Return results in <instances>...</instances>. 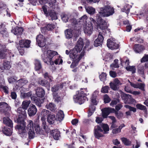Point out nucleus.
<instances>
[{
	"label": "nucleus",
	"mask_w": 148,
	"mask_h": 148,
	"mask_svg": "<svg viewBox=\"0 0 148 148\" xmlns=\"http://www.w3.org/2000/svg\"><path fill=\"white\" fill-rule=\"evenodd\" d=\"M42 50L45 52L47 51L46 54L44 53L42 55V58L45 63L51 65H53L54 63L56 64H62V60L60 57L56 59L54 62L53 61V56L58 54L56 51L49 50L47 51L44 48H42Z\"/></svg>",
	"instance_id": "f257e3e1"
},
{
	"label": "nucleus",
	"mask_w": 148,
	"mask_h": 148,
	"mask_svg": "<svg viewBox=\"0 0 148 148\" xmlns=\"http://www.w3.org/2000/svg\"><path fill=\"white\" fill-rule=\"evenodd\" d=\"M100 11L97 14L98 17H108L114 13V9L110 5L105 6L99 8Z\"/></svg>",
	"instance_id": "f03ea898"
},
{
	"label": "nucleus",
	"mask_w": 148,
	"mask_h": 148,
	"mask_svg": "<svg viewBox=\"0 0 148 148\" xmlns=\"http://www.w3.org/2000/svg\"><path fill=\"white\" fill-rule=\"evenodd\" d=\"M17 121L19 124L16 125L15 128L18 130L20 136L23 137L27 134V131L25 129V123L23 119L19 118L17 119Z\"/></svg>",
	"instance_id": "7ed1b4c3"
},
{
	"label": "nucleus",
	"mask_w": 148,
	"mask_h": 148,
	"mask_svg": "<svg viewBox=\"0 0 148 148\" xmlns=\"http://www.w3.org/2000/svg\"><path fill=\"white\" fill-rule=\"evenodd\" d=\"M80 52L77 49L75 48V47L73 49L69 51L70 57L73 59V62L71 65V68H73L78 64V63H76L77 60V57L78 56L77 53Z\"/></svg>",
	"instance_id": "20e7f679"
},
{
	"label": "nucleus",
	"mask_w": 148,
	"mask_h": 148,
	"mask_svg": "<svg viewBox=\"0 0 148 148\" xmlns=\"http://www.w3.org/2000/svg\"><path fill=\"white\" fill-rule=\"evenodd\" d=\"M85 95L83 91H79L78 94L73 97L74 101L75 102L82 104L84 102L86 98Z\"/></svg>",
	"instance_id": "39448f33"
},
{
	"label": "nucleus",
	"mask_w": 148,
	"mask_h": 148,
	"mask_svg": "<svg viewBox=\"0 0 148 148\" xmlns=\"http://www.w3.org/2000/svg\"><path fill=\"white\" fill-rule=\"evenodd\" d=\"M107 45L108 47L112 50L117 49L119 47V45L117 43L116 40L113 38L109 39L107 40Z\"/></svg>",
	"instance_id": "423d86ee"
},
{
	"label": "nucleus",
	"mask_w": 148,
	"mask_h": 148,
	"mask_svg": "<svg viewBox=\"0 0 148 148\" xmlns=\"http://www.w3.org/2000/svg\"><path fill=\"white\" fill-rule=\"evenodd\" d=\"M42 9L46 16H50L52 20L57 19L56 13L54 10H49L47 12L46 8L44 6L42 7Z\"/></svg>",
	"instance_id": "0eeeda50"
},
{
	"label": "nucleus",
	"mask_w": 148,
	"mask_h": 148,
	"mask_svg": "<svg viewBox=\"0 0 148 148\" xmlns=\"http://www.w3.org/2000/svg\"><path fill=\"white\" fill-rule=\"evenodd\" d=\"M102 17H98L97 16V14L96 19L98 23L97 27H99V28L102 30H103L106 29L107 26L106 22L101 18Z\"/></svg>",
	"instance_id": "6e6552de"
},
{
	"label": "nucleus",
	"mask_w": 148,
	"mask_h": 148,
	"mask_svg": "<svg viewBox=\"0 0 148 148\" xmlns=\"http://www.w3.org/2000/svg\"><path fill=\"white\" fill-rule=\"evenodd\" d=\"M122 83L117 78H115L114 80V82H110V86L111 88L114 90H118L119 89V86L122 84Z\"/></svg>",
	"instance_id": "1a4fd4ad"
},
{
	"label": "nucleus",
	"mask_w": 148,
	"mask_h": 148,
	"mask_svg": "<svg viewBox=\"0 0 148 148\" xmlns=\"http://www.w3.org/2000/svg\"><path fill=\"white\" fill-rule=\"evenodd\" d=\"M121 97L122 99L124 100L125 103L130 104L134 102L135 101L130 95L122 94L121 95Z\"/></svg>",
	"instance_id": "9d476101"
},
{
	"label": "nucleus",
	"mask_w": 148,
	"mask_h": 148,
	"mask_svg": "<svg viewBox=\"0 0 148 148\" xmlns=\"http://www.w3.org/2000/svg\"><path fill=\"white\" fill-rule=\"evenodd\" d=\"M84 30V33L89 35L91 34L93 31V27L92 24L90 23H88L84 25L83 26Z\"/></svg>",
	"instance_id": "9b49d317"
},
{
	"label": "nucleus",
	"mask_w": 148,
	"mask_h": 148,
	"mask_svg": "<svg viewBox=\"0 0 148 148\" xmlns=\"http://www.w3.org/2000/svg\"><path fill=\"white\" fill-rule=\"evenodd\" d=\"M101 132L103 133V130L101 127L98 125L95 126L94 128V134L95 137L98 139L100 137H103V134Z\"/></svg>",
	"instance_id": "f8f14e48"
},
{
	"label": "nucleus",
	"mask_w": 148,
	"mask_h": 148,
	"mask_svg": "<svg viewBox=\"0 0 148 148\" xmlns=\"http://www.w3.org/2000/svg\"><path fill=\"white\" fill-rule=\"evenodd\" d=\"M102 116L103 118H106L110 113H114V109L110 107L106 108L102 110Z\"/></svg>",
	"instance_id": "ddd939ff"
},
{
	"label": "nucleus",
	"mask_w": 148,
	"mask_h": 148,
	"mask_svg": "<svg viewBox=\"0 0 148 148\" xmlns=\"http://www.w3.org/2000/svg\"><path fill=\"white\" fill-rule=\"evenodd\" d=\"M36 41L38 45L41 47H43L45 45V39L43 36L39 34L36 38Z\"/></svg>",
	"instance_id": "4468645a"
},
{
	"label": "nucleus",
	"mask_w": 148,
	"mask_h": 148,
	"mask_svg": "<svg viewBox=\"0 0 148 148\" xmlns=\"http://www.w3.org/2000/svg\"><path fill=\"white\" fill-rule=\"evenodd\" d=\"M103 37L102 35V33L99 32L98 35V37L95 41L94 45L95 47L99 46L102 44L103 40Z\"/></svg>",
	"instance_id": "2eb2a0df"
},
{
	"label": "nucleus",
	"mask_w": 148,
	"mask_h": 148,
	"mask_svg": "<svg viewBox=\"0 0 148 148\" xmlns=\"http://www.w3.org/2000/svg\"><path fill=\"white\" fill-rule=\"evenodd\" d=\"M37 109L36 106L33 104L30 105L28 110V114L30 116L34 115L37 112Z\"/></svg>",
	"instance_id": "dca6fc26"
},
{
	"label": "nucleus",
	"mask_w": 148,
	"mask_h": 148,
	"mask_svg": "<svg viewBox=\"0 0 148 148\" xmlns=\"http://www.w3.org/2000/svg\"><path fill=\"white\" fill-rule=\"evenodd\" d=\"M10 110V107L6 103L4 102L0 103V111L1 112L5 113Z\"/></svg>",
	"instance_id": "f3484780"
},
{
	"label": "nucleus",
	"mask_w": 148,
	"mask_h": 148,
	"mask_svg": "<svg viewBox=\"0 0 148 148\" xmlns=\"http://www.w3.org/2000/svg\"><path fill=\"white\" fill-rule=\"evenodd\" d=\"M8 9L5 4L3 3H0V15L2 16H4L5 14H8Z\"/></svg>",
	"instance_id": "a211bd4d"
},
{
	"label": "nucleus",
	"mask_w": 148,
	"mask_h": 148,
	"mask_svg": "<svg viewBox=\"0 0 148 148\" xmlns=\"http://www.w3.org/2000/svg\"><path fill=\"white\" fill-rule=\"evenodd\" d=\"M84 46L83 40L82 38H79L78 40L75 48L77 49L79 51H80L82 49Z\"/></svg>",
	"instance_id": "6ab92c4d"
},
{
	"label": "nucleus",
	"mask_w": 148,
	"mask_h": 148,
	"mask_svg": "<svg viewBox=\"0 0 148 148\" xmlns=\"http://www.w3.org/2000/svg\"><path fill=\"white\" fill-rule=\"evenodd\" d=\"M5 47L4 46L3 48L4 49L3 50H0V59H4L6 58V56L8 53H11L9 50L4 49Z\"/></svg>",
	"instance_id": "aec40b11"
},
{
	"label": "nucleus",
	"mask_w": 148,
	"mask_h": 148,
	"mask_svg": "<svg viewBox=\"0 0 148 148\" xmlns=\"http://www.w3.org/2000/svg\"><path fill=\"white\" fill-rule=\"evenodd\" d=\"M31 42L29 40H21L19 41V45L22 47L28 48L29 47Z\"/></svg>",
	"instance_id": "412c9836"
},
{
	"label": "nucleus",
	"mask_w": 148,
	"mask_h": 148,
	"mask_svg": "<svg viewBox=\"0 0 148 148\" xmlns=\"http://www.w3.org/2000/svg\"><path fill=\"white\" fill-rule=\"evenodd\" d=\"M23 30L22 27H16L14 28L12 30V32L16 35H20L21 34Z\"/></svg>",
	"instance_id": "4be33fe9"
},
{
	"label": "nucleus",
	"mask_w": 148,
	"mask_h": 148,
	"mask_svg": "<svg viewBox=\"0 0 148 148\" xmlns=\"http://www.w3.org/2000/svg\"><path fill=\"white\" fill-rule=\"evenodd\" d=\"M144 49V46L136 44L134 46V50L137 53H140Z\"/></svg>",
	"instance_id": "5701e85b"
},
{
	"label": "nucleus",
	"mask_w": 148,
	"mask_h": 148,
	"mask_svg": "<svg viewBox=\"0 0 148 148\" xmlns=\"http://www.w3.org/2000/svg\"><path fill=\"white\" fill-rule=\"evenodd\" d=\"M36 94L38 97H42L45 95V91L42 88H38L36 90Z\"/></svg>",
	"instance_id": "b1692460"
},
{
	"label": "nucleus",
	"mask_w": 148,
	"mask_h": 148,
	"mask_svg": "<svg viewBox=\"0 0 148 148\" xmlns=\"http://www.w3.org/2000/svg\"><path fill=\"white\" fill-rule=\"evenodd\" d=\"M65 36L68 39L71 38L73 36L72 30L71 29H68L65 31Z\"/></svg>",
	"instance_id": "393cba45"
},
{
	"label": "nucleus",
	"mask_w": 148,
	"mask_h": 148,
	"mask_svg": "<svg viewBox=\"0 0 148 148\" xmlns=\"http://www.w3.org/2000/svg\"><path fill=\"white\" fill-rule=\"evenodd\" d=\"M3 121L4 124L11 127H13L12 122L8 117H4Z\"/></svg>",
	"instance_id": "a878e982"
},
{
	"label": "nucleus",
	"mask_w": 148,
	"mask_h": 148,
	"mask_svg": "<svg viewBox=\"0 0 148 148\" xmlns=\"http://www.w3.org/2000/svg\"><path fill=\"white\" fill-rule=\"evenodd\" d=\"M55 120V116L54 114H50L48 115L47 121L49 124H53L54 123Z\"/></svg>",
	"instance_id": "bb28decb"
},
{
	"label": "nucleus",
	"mask_w": 148,
	"mask_h": 148,
	"mask_svg": "<svg viewBox=\"0 0 148 148\" xmlns=\"http://www.w3.org/2000/svg\"><path fill=\"white\" fill-rule=\"evenodd\" d=\"M64 115L63 111L59 110L56 115V119L59 121L62 120L64 118Z\"/></svg>",
	"instance_id": "cd10ccee"
},
{
	"label": "nucleus",
	"mask_w": 148,
	"mask_h": 148,
	"mask_svg": "<svg viewBox=\"0 0 148 148\" xmlns=\"http://www.w3.org/2000/svg\"><path fill=\"white\" fill-rule=\"evenodd\" d=\"M2 131L3 134L6 136H10L12 133V129L6 127L3 128Z\"/></svg>",
	"instance_id": "c85d7f7f"
},
{
	"label": "nucleus",
	"mask_w": 148,
	"mask_h": 148,
	"mask_svg": "<svg viewBox=\"0 0 148 148\" xmlns=\"http://www.w3.org/2000/svg\"><path fill=\"white\" fill-rule=\"evenodd\" d=\"M50 112L45 109L43 110L41 112V120H45V117L47 115H49Z\"/></svg>",
	"instance_id": "c756f323"
},
{
	"label": "nucleus",
	"mask_w": 148,
	"mask_h": 148,
	"mask_svg": "<svg viewBox=\"0 0 148 148\" xmlns=\"http://www.w3.org/2000/svg\"><path fill=\"white\" fill-rule=\"evenodd\" d=\"M34 127L35 130L37 134H42L43 133V131L41 130L39 126V125L38 123L34 124Z\"/></svg>",
	"instance_id": "7c9ffc66"
},
{
	"label": "nucleus",
	"mask_w": 148,
	"mask_h": 148,
	"mask_svg": "<svg viewBox=\"0 0 148 148\" xmlns=\"http://www.w3.org/2000/svg\"><path fill=\"white\" fill-rule=\"evenodd\" d=\"M38 83L42 86L46 87H49L50 86V84L47 81L42 79L41 78L39 79Z\"/></svg>",
	"instance_id": "2f4dec72"
},
{
	"label": "nucleus",
	"mask_w": 148,
	"mask_h": 148,
	"mask_svg": "<svg viewBox=\"0 0 148 148\" xmlns=\"http://www.w3.org/2000/svg\"><path fill=\"white\" fill-rule=\"evenodd\" d=\"M53 134V136L54 138L56 140L58 139L59 137L60 136L59 132L56 130H53L51 132Z\"/></svg>",
	"instance_id": "473e14b6"
},
{
	"label": "nucleus",
	"mask_w": 148,
	"mask_h": 148,
	"mask_svg": "<svg viewBox=\"0 0 148 148\" xmlns=\"http://www.w3.org/2000/svg\"><path fill=\"white\" fill-rule=\"evenodd\" d=\"M85 8L87 12L90 15H93L95 13V9L92 7H86Z\"/></svg>",
	"instance_id": "72a5a7b5"
},
{
	"label": "nucleus",
	"mask_w": 148,
	"mask_h": 148,
	"mask_svg": "<svg viewBox=\"0 0 148 148\" xmlns=\"http://www.w3.org/2000/svg\"><path fill=\"white\" fill-rule=\"evenodd\" d=\"M3 67H1L0 66V68L2 70L3 69H9L11 67V65L10 64V62L8 61H4L3 64Z\"/></svg>",
	"instance_id": "f704fd0d"
},
{
	"label": "nucleus",
	"mask_w": 148,
	"mask_h": 148,
	"mask_svg": "<svg viewBox=\"0 0 148 148\" xmlns=\"http://www.w3.org/2000/svg\"><path fill=\"white\" fill-rule=\"evenodd\" d=\"M101 127L103 129V134H106L108 133L109 128L108 125L107 124H101Z\"/></svg>",
	"instance_id": "c9c22d12"
},
{
	"label": "nucleus",
	"mask_w": 148,
	"mask_h": 148,
	"mask_svg": "<svg viewBox=\"0 0 148 148\" xmlns=\"http://www.w3.org/2000/svg\"><path fill=\"white\" fill-rule=\"evenodd\" d=\"M35 69L36 71H38L42 68V65L40 62L38 60H35Z\"/></svg>",
	"instance_id": "e433bc0d"
},
{
	"label": "nucleus",
	"mask_w": 148,
	"mask_h": 148,
	"mask_svg": "<svg viewBox=\"0 0 148 148\" xmlns=\"http://www.w3.org/2000/svg\"><path fill=\"white\" fill-rule=\"evenodd\" d=\"M30 103L31 101H23V102L21 105L22 108L25 110H27Z\"/></svg>",
	"instance_id": "4c0bfd02"
},
{
	"label": "nucleus",
	"mask_w": 148,
	"mask_h": 148,
	"mask_svg": "<svg viewBox=\"0 0 148 148\" xmlns=\"http://www.w3.org/2000/svg\"><path fill=\"white\" fill-rule=\"evenodd\" d=\"M55 28V25L52 24H48L45 27L43 28L42 29H46L48 30H52Z\"/></svg>",
	"instance_id": "58836bf2"
},
{
	"label": "nucleus",
	"mask_w": 148,
	"mask_h": 148,
	"mask_svg": "<svg viewBox=\"0 0 148 148\" xmlns=\"http://www.w3.org/2000/svg\"><path fill=\"white\" fill-rule=\"evenodd\" d=\"M43 76L44 78L46 79H48L49 80V82L53 81V78L47 72H46L43 74Z\"/></svg>",
	"instance_id": "ea45409f"
},
{
	"label": "nucleus",
	"mask_w": 148,
	"mask_h": 148,
	"mask_svg": "<svg viewBox=\"0 0 148 148\" xmlns=\"http://www.w3.org/2000/svg\"><path fill=\"white\" fill-rule=\"evenodd\" d=\"M46 107L47 109H49L51 111H53L56 109L55 106L54 104L51 103L48 104H47Z\"/></svg>",
	"instance_id": "a19ab883"
},
{
	"label": "nucleus",
	"mask_w": 148,
	"mask_h": 148,
	"mask_svg": "<svg viewBox=\"0 0 148 148\" xmlns=\"http://www.w3.org/2000/svg\"><path fill=\"white\" fill-rule=\"evenodd\" d=\"M95 93V92L94 93ZM91 102L92 104L95 105H96L97 103V96L94 94L91 98Z\"/></svg>",
	"instance_id": "79ce46f5"
},
{
	"label": "nucleus",
	"mask_w": 148,
	"mask_h": 148,
	"mask_svg": "<svg viewBox=\"0 0 148 148\" xmlns=\"http://www.w3.org/2000/svg\"><path fill=\"white\" fill-rule=\"evenodd\" d=\"M125 69L128 71H131L132 73H135L136 71V69L134 66H126Z\"/></svg>",
	"instance_id": "37998d69"
},
{
	"label": "nucleus",
	"mask_w": 148,
	"mask_h": 148,
	"mask_svg": "<svg viewBox=\"0 0 148 148\" xmlns=\"http://www.w3.org/2000/svg\"><path fill=\"white\" fill-rule=\"evenodd\" d=\"M120 61L121 62V64L122 66H123V64L124 63H125V65L126 66H129V60L128 59H127L125 60V58L122 59H120Z\"/></svg>",
	"instance_id": "c03bdc74"
},
{
	"label": "nucleus",
	"mask_w": 148,
	"mask_h": 148,
	"mask_svg": "<svg viewBox=\"0 0 148 148\" xmlns=\"http://www.w3.org/2000/svg\"><path fill=\"white\" fill-rule=\"evenodd\" d=\"M121 140L123 143L125 145H130L131 143V141L125 138H121Z\"/></svg>",
	"instance_id": "a18cd8bd"
},
{
	"label": "nucleus",
	"mask_w": 148,
	"mask_h": 148,
	"mask_svg": "<svg viewBox=\"0 0 148 148\" xmlns=\"http://www.w3.org/2000/svg\"><path fill=\"white\" fill-rule=\"evenodd\" d=\"M145 68L144 66H142L138 67V72L139 74L142 75H144Z\"/></svg>",
	"instance_id": "49530a36"
},
{
	"label": "nucleus",
	"mask_w": 148,
	"mask_h": 148,
	"mask_svg": "<svg viewBox=\"0 0 148 148\" xmlns=\"http://www.w3.org/2000/svg\"><path fill=\"white\" fill-rule=\"evenodd\" d=\"M27 128L30 130H34L33 123L32 121L29 120L28 121Z\"/></svg>",
	"instance_id": "de8ad7c7"
},
{
	"label": "nucleus",
	"mask_w": 148,
	"mask_h": 148,
	"mask_svg": "<svg viewBox=\"0 0 148 148\" xmlns=\"http://www.w3.org/2000/svg\"><path fill=\"white\" fill-rule=\"evenodd\" d=\"M130 5L128 4H126L122 9L123 12H125L128 14L130 11Z\"/></svg>",
	"instance_id": "09e8293b"
},
{
	"label": "nucleus",
	"mask_w": 148,
	"mask_h": 148,
	"mask_svg": "<svg viewBox=\"0 0 148 148\" xmlns=\"http://www.w3.org/2000/svg\"><path fill=\"white\" fill-rule=\"evenodd\" d=\"M19 84L21 86H23L27 84L28 81L25 78L21 79L18 80Z\"/></svg>",
	"instance_id": "8fccbe9b"
},
{
	"label": "nucleus",
	"mask_w": 148,
	"mask_h": 148,
	"mask_svg": "<svg viewBox=\"0 0 148 148\" xmlns=\"http://www.w3.org/2000/svg\"><path fill=\"white\" fill-rule=\"evenodd\" d=\"M56 0H51L49 3V4L50 8H52V9H55L56 7Z\"/></svg>",
	"instance_id": "3c124183"
},
{
	"label": "nucleus",
	"mask_w": 148,
	"mask_h": 148,
	"mask_svg": "<svg viewBox=\"0 0 148 148\" xmlns=\"http://www.w3.org/2000/svg\"><path fill=\"white\" fill-rule=\"evenodd\" d=\"M17 112L20 114L23 115H25L26 113L25 110L23 108L19 107L18 108Z\"/></svg>",
	"instance_id": "603ef678"
},
{
	"label": "nucleus",
	"mask_w": 148,
	"mask_h": 148,
	"mask_svg": "<svg viewBox=\"0 0 148 148\" xmlns=\"http://www.w3.org/2000/svg\"><path fill=\"white\" fill-rule=\"evenodd\" d=\"M114 113H115V115L117 118L119 119L123 117V113L121 112H118V111L115 110L114 109Z\"/></svg>",
	"instance_id": "864d4df0"
},
{
	"label": "nucleus",
	"mask_w": 148,
	"mask_h": 148,
	"mask_svg": "<svg viewBox=\"0 0 148 148\" xmlns=\"http://www.w3.org/2000/svg\"><path fill=\"white\" fill-rule=\"evenodd\" d=\"M136 107L138 109L145 110V111H147V109L146 107L143 105L140 104H138L136 105Z\"/></svg>",
	"instance_id": "5fc2aeb1"
},
{
	"label": "nucleus",
	"mask_w": 148,
	"mask_h": 148,
	"mask_svg": "<svg viewBox=\"0 0 148 148\" xmlns=\"http://www.w3.org/2000/svg\"><path fill=\"white\" fill-rule=\"evenodd\" d=\"M118 60H114V63L111 64L110 66L115 68H119V66L118 64Z\"/></svg>",
	"instance_id": "6e6d98bb"
},
{
	"label": "nucleus",
	"mask_w": 148,
	"mask_h": 148,
	"mask_svg": "<svg viewBox=\"0 0 148 148\" xmlns=\"http://www.w3.org/2000/svg\"><path fill=\"white\" fill-rule=\"evenodd\" d=\"M85 53V51L83 50L82 51V52H81V53L80 54V55L78 54V56L77 57V62H76V63H78V62H79V60L82 58L84 56Z\"/></svg>",
	"instance_id": "4d7b16f0"
},
{
	"label": "nucleus",
	"mask_w": 148,
	"mask_h": 148,
	"mask_svg": "<svg viewBox=\"0 0 148 148\" xmlns=\"http://www.w3.org/2000/svg\"><path fill=\"white\" fill-rule=\"evenodd\" d=\"M109 88L108 86H105L103 87L101 89V92L104 93H108Z\"/></svg>",
	"instance_id": "13d9d810"
},
{
	"label": "nucleus",
	"mask_w": 148,
	"mask_h": 148,
	"mask_svg": "<svg viewBox=\"0 0 148 148\" xmlns=\"http://www.w3.org/2000/svg\"><path fill=\"white\" fill-rule=\"evenodd\" d=\"M145 85L144 83H137V88H139L143 91H144Z\"/></svg>",
	"instance_id": "bf43d9fd"
},
{
	"label": "nucleus",
	"mask_w": 148,
	"mask_h": 148,
	"mask_svg": "<svg viewBox=\"0 0 148 148\" xmlns=\"http://www.w3.org/2000/svg\"><path fill=\"white\" fill-rule=\"evenodd\" d=\"M31 99L32 100L34 101V103L37 105L39 107H40L41 106V103L40 101L38 100V99H35V97L34 96H33V97H31Z\"/></svg>",
	"instance_id": "052dcab7"
},
{
	"label": "nucleus",
	"mask_w": 148,
	"mask_h": 148,
	"mask_svg": "<svg viewBox=\"0 0 148 148\" xmlns=\"http://www.w3.org/2000/svg\"><path fill=\"white\" fill-rule=\"evenodd\" d=\"M4 26L3 24L2 23H0V29H1L0 32L2 34H5L6 32V31L5 30V29H4V30H2V29H4Z\"/></svg>",
	"instance_id": "680f3d73"
},
{
	"label": "nucleus",
	"mask_w": 148,
	"mask_h": 148,
	"mask_svg": "<svg viewBox=\"0 0 148 148\" xmlns=\"http://www.w3.org/2000/svg\"><path fill=\"white\" fill-rule=\"evenodd\" d=\"M106 73H102L99 76V78L101 81H103L106 79Z\"/></svg>",
	"instance_id": "e2e57ef3"
},
{
	"label": "nucleus",
	"mask_w": 148,
	"mask_h": 148,
	"mask_svg": "<svg viewBox=\"0 0 148 148\" xmlns=\"http://www.w3.org/2000/svg\"><path fill=\"white\" fill-rule=\"evenodd\" d=\"M54 97L55 98V101L57 102V103L61 101L62 100V98L60 96H58L56 94L54 95Z\"/></svg>",
	"instance_id": "0e129e2a"
},
{
	"label": "nucleus",
	"mask_w": 148,
	"mask_h": 148,
	"mask_svg": "<svg viewBox=\"0 0 148 148\" xmlns=\"http://www.w3.org/2000/svg\"><path fill=\"white\" fill-rule=\"evenodd\" d=\"M110 99L109 97L107 95H105L104 96V102L105 103H108L110 101Z\"/></svg>",
	"instance_id": "69168bd1"
},
{
	"label": "nucleus",
	"mask_w": 148,
	"mask_h": 148,
	"mask_svg": "<svg viewBox=\"0 0 148 148\" xmlns=\"http://www.w3.org/2000/svg\"><path fill=\"white\" fill-rule=\"evenodd\" d=\"M87 16L86 15H84L83 16L79 18L80 22H83L84 23H86V21L87 19Z\"/></svg>",
	"instance_id": "338daca9"
},
{
	"label": "nucleus",
	"mask_w": 148,
	"mask_h": 148,
	"mask_svg": "<svg viewBox=\"0 0 148 148\" xmlns=\"http://www.w3.org/2000/svg\"><path fill=\"white\" fill-rule=\"evenodd\" d=\"M148 61V55H145L143 58L141 59V62H143Z\"/></svg>",
	"instance_id": "774afa93"
}]
</instances>
